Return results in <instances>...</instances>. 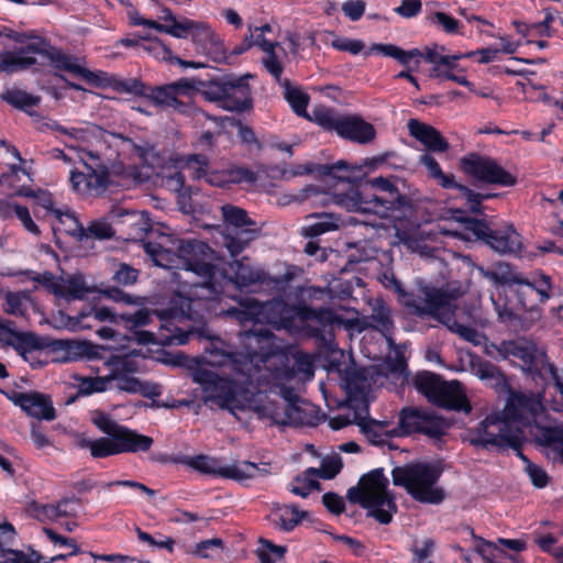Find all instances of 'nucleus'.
I'll return each mask as SVG.
<instances>
[{
    "label": "nucleus",
    "instance_id": "1",
    "mask_svg": "<svg viewBox=\"0 0 563 563\" xmlns=\"http://www.w3.org/2000/svg\"><path fill=\"white\" fill-rule=\"evenodd\" d=\"M167 246L164 243L144 244L145 253L155 265L166 269H179L174 274L178 284L166 309L151 311L140 309L135 313L120 314L130 329L146 325L157 314L159 342L163 345H184L197 334L194 323L200 322L205 312L210 310V302L224 294V286L217 267L211 264V247L198 240H174Z\"/></svg>",
    "mask_w": 563,
    "mask_h": 563
},
{
    "label": "nucleus",
    "instance_id": "2",
    "mask_svg": "<svg viewBox=\"0 0 563 563\" xmlns=\"http://www.w3.org/2000/svg\"><path fill=\"white\" fill-rule=\"evenodd\" d=\"M284 310L280 300L258 301L252 297L241 298L238 307L229 308L225 314L242 324L252 323L250 330L240 333L243 352H225L212 344L200 357L199 364L211 367H228L241 380L251 385H262L268 378V368L262 364L272 363L269 357L271 330L263 324L277 323Z\"/></svg>",
    "mask_w": 563,
    "mask_h": 563
},
{
    "label": "nucleus",
    "instance_id": "3",
    "mask_svg": "<svg viewBox=\"0 0 563 563\" xmlns=\"http://www.w3.org/2000/svg\"><path fill=\"white\" fill-rule=\"evenodd\" d=\"M544 411L540 394L511 393L501 412L487 416L470 432V443L478 452L526 457L523 452L530 442L519 423L531 429L540 422Z\"/></svg>",
    "mask_w": 563,
    "mask_h": 563
},
{
    "label": "nucleus",
    "instance_id": "4",
    "mask_svg": "<svg viewBox=\"0 0 563 563\" xmlns=\"http://www.w3.org/2000/svg\"><path fill=\"white\" fill-rule=\"evenodd\" d=\"M443 460L434 463L415 460L391 470L393 484L404 488L417 503L441 505L448 498V492L439 481L444 472Z\"/></svg>",
    "mask_w": 563,
    "mask_h": 563
},
{
    "label": "nucleus",
    "instance_id": "5",
    "mask_svg": "<svg viewBox=\"0 0 563 563\" xmlns=\"http://www.w3.org/2000/svg\"><path fill=\"white\" fill-rule=\"evenodd\" d=\"M90 420L101 432L109 435L97 440L82 438L78 441V446L89 450L93 457L146 452L153 444L151 437L119 424L102 410L91 411Z\"/></svg>",
    "mask_w": 563,
    "mask_h": 563
},
{
    "label": "nucleus",
    "instance_id": "6",
    "mask_svg": "<svg viewBox=\"0 0 563 563\" xmlns=\"http://www.w3.org/2000/svg\"><path fill=\"white\" fill-rule=\"evenodd\" d=\"M346 498L366 509L367 516L380 525L390 523L398 511L396 496L389 490V481L382 467L362 475L357 485L347 489Z\"/></svg>",
    "mask_w": 563,
    "mask_h": 563
},
{
    "label": "nucleus",
    "instance_id": "7",
    "mask_svg": "<svg viewBox=\"0 0 563 563\" xmlns=\"http://www.w3.org/2000/svg\"><path fill=\"white\" fill-rule=\"evenodd\" d=\"M191 376L192 380L201 386L203 401L217 405L221 409L232 410L239 407V396L243 391L254 393L263 389V384L255 386L243 383L241 375L233 374L234 377L230 379L203 367L192 371Z\"/></svg>",
    "mask_w": 563,
    "mask_h": 563
},
{
    "label": "nucleus",
    "instance_id": "8",
    "mask_svg": "<svg viewBox=\"0 0 563 563\" xmlns=\"http://www.w3.org/2000/svg\"><path fill=\"white\" fill-rule=\"evenodd\" d=\"M159 462H169L176 466H181L186 471H196L202 475L212 478L232 479L238 483H244L271 473V463L262 462L260 464L251 460H230V463H223L224 460H158Z\"/></svg>",
    "mask_w": 563,
    "mask_h": 563
},
{
    "label": "nucleus",
    "instance_id": "9",
    "mask_svg": "<svg viewBox=\"0 0 563 563\" xmlns=\"http://www.w3.org/2000/svg\"><path fill=\"white\" fill-rule=\"evenodd\" d=\"M199 79L180 78L174 82L161 86H148L145 99L161 109H173L179 114L191 118L192 121L205 128L210 114L194 103L184 102L180 96L191 97L198 92Z\"/></svg>",
    "mask_w": 563,
    "mask_h": 563
},
{
    "label": "nucleus",
    "instance_id": "10",
    "mask_svg": "<svg viewBox=\"0 0 563 563\" xmlns=\"http://www.w3.org/2000/svg\"><path fill=\"white\" fill-rule=\"evenodd\" d=\"M223 76L211 80L199 79L198 92L208 101L217 102L228 111L244 112L252 108V91L247 78Z\"/></svg>",
    "mask_w": 563,
    "mask_h": 563
},
{
    "label": "nucleus",
    "instance_id": "11",
    "mask_svg": "<svg viewBox=\"0 0 563 563\" xmlns=\"http://www.w3.org/2000/svg\"><path fill=\"white\" fill-rule=\"evenodd\" d=\"M413 385L431 404L450 410L471 412L472 407L457 380L445 382L431 372L418 373Z\"/></svg>",
    "mask_w": 563,
    "mask_h": 563
},
{
    "label": "nucleus",
    "instance_id": "12",
    "mask_svg": "<svg viewBox=\"0 0 563 563\" xmlns=\"http://www.w3.org/2000/svg\"><path fill=\"white\" fill-rule=\"evenodd\" d=\"M310 119L328 131H334L343 139L367 144L376 136L373 124L356 114H340L334 109L317 107L312 110Z\"/></svg>",
    "mask_w": 563,
    "mask_h": 563
},
{
    "label": "nucleus",
    "instance_id": "13",
    "mask_svg": "<svg viewBox=\"0 0 563 563\" xmlns=\"http://www.w3.org/2000/svg\"><path fill=\"white\" fill-rule=\"evenodd\" d=\"M501 358H517L521 362V368L532 376L544 377L549 375L559 382L556 368L548 360L545 350L526 338L506 340L496 345Z\"/></svg>",
    "mask_w": 563,
    "mask_h": 563
},
{
    "label": "nucleus",
    "instance_id": "14",
    "mask_svg": "<svg viewBox=\"0 0 563 563\" xmlns=\"http://www.w3.org/2000/svg\"><path fill=\"white\" fill-rule=\"evenodd\" d=\"M450 426L448 420L428 409L407 407L399 416V428L402 433H422L438 449L445 444Z\"/></svg>",
    "mask_w": 563,
    "mask_h": 563
},
{
    "label": "nucleus",
    "instance_id": "15",
    "mask_svg": "<svg viewBox=\"0 0 563 563\" xmlns=\"http://www.w3.org/2000/svg\"><path fill=\"white\" fill-rule=\"evenodd\" d=\"M466 229L500 255H519L523 244L512 224L492 229L478 219L466 220Z\"/></svg>",
    "mask_w": 563,
    "mask_h": 563
},
{
    "label": "nucleus",
    "instance_id": "16",
    "mask_svg": "<svg viewBox=\"0 0 563 563\" xmlns=\"http://www.w3.org/2000/svg\"><path fill=\"white\" fill-rule=\"evenodd\" d=\"M283 402L267 408L272 420L284 426H317L320 421L316 407L299 398L290 389L283 390Z\"/></svg>",
    "mask_w": 563,
    "mask_h": 563
},
{
    "label": "nucleus",
    "instance_id": "17",
    "mask_svg": "<svg viewBox=\"0 0 563 563\" xmlns=\"http://www.w3.org/2000/svg\"><path fill=\"white\" fill-rule=\"evenodd\" d=\"M346 406V413H340L330 418L329 426L331 429L340 430L349 424L356 423L362 427L371 444L380 448L386 445L390 451L396 449L388 440L387 435L378 434L366 427L365 421L368 418V401L363 394L350 396Z\"/></svg>",
    "mask_w": 563,
    "mask_h": 563
},
{
    "label": "nucleus",
    "instance_id": "18",
    "mask_svg": "<svg viewBox=\"0 0 563 563\" xmlns=\"http://www.w3.org/2000/svg\"><path fill=\"white\" fill-rule=\"evenodd\" d=\"M461 170L488 184L510 187L516 184V177L504 169L496 161L477 154H468L460 159Z\"/></svg>",
    "mask_w": 563,
    "mask_h": 563
},
{
    "label": "nucleus",
    "instance_id": "19",
    "mask_svg": "<svg viewBox=\"0 0 563 563\" xmlns=\"http://www.w3.org/2000/svg\"><path fill=\"white\" fill-rule=\"evenodd\" d=\"M95 164H88L82 155L78 153V157L84 164L85 170L78 172L73 169L70 172V183L73 189L81 194H101L103 192L110 181V174L106 166L99 164V157L91 153H85Z\"/></svg>",
    "mask_w": 563,
    "mask_h": 563
},
{
    "label": "nucleus",
    "instance_id": "20",
    "mask_svg": "<svg viewBox=\"0 0 563 563\" xmlns=\"http://www.w3.org/2000/svg\"><path fill=\"white\" fill-rule=\"evenodd\" d=\"M404 305L408 311L418 317L431 316L439 321L442 311L454 301V297L442 289L424 288L423 298L404 294Z\"/></svg>",
    "mask_w": 563,
    "mask_h": 563
},
{
    "label": "nucleus",
    "instance_id": "21",
    "mask_svg": "<svg viewBox=\"0 0 563 563\" xmlns=\"http://www.w3.org/2000/svg\"><path fill=\"white\" fill-rule=\"evenodd\" d=\"M3 394L32 418L46 421H52L56 418L53 401L47 395L37 391L19 393L14 390L10 393L3 391Z\"/></svg>",
    "mask_w": 563,
    "mask_h": 563
},
{
    "label": "nucleus",
    "instance_id": "22",
    "mask_svg": "<svg viewBox=\"0 0 563 563\" xmlns=\"http://www.w3.org/2000/svg\"><path fill=\"white\" fill-rule=\"evenodd\" d=\"M332 199L350 212L377 214L375 191L365 181L351 186L346 192L335 194Z\"/></svg>",
    "mask_w": 563,
    "mask_h": 563
},
{
    "label": "nucleus",
    "instance_id": "23",
    "mask_svg": "<svg viewBox=\"0 0 563 563\" xmlns=\"http://www.w3.org/2000/svg\"><path fill=\"white\" fill-rule=\"evenodd\" d=\"M273 333L271 332V349L269 357L271 362L262 364V367L268 368L269 376L266 380H263V388L275 380L290 379L296 373L302 374L307 378L313 376V364L307 354H297L295 357V365L290 369L277 367V363L283 361V357L273 353Z\"/></svg>",
    "mask_w": 563,
    "mask_h": 563
},
{
    "label": "nucleus",
    "instance_id": "24",
    "mask_svg": "<svg viewBox=\"0 0 563 563\" xmlns=\"http://www.w3.org/2000/svg\"><path fill=\"white\" fill-rule=\"evenodd\" d=\"M109 219L113 223L126 227V235L131 240H142L152 230L151 219L145 211L136 212L114 207L109 212Z\"/></svg>",
    "mask_w": 563,
    "mask_h": 563
},
{
    "label": "nucleus",
    "instance_id": "25",
    "mask_svg": "<svg viewBox=\"0 0 563 563\" xmlns=\"http://www.w3.org/2000/svg\"><path fill=\"white\" fill-rule=\"evenodd\" d=\"M558 387L563 395V383H558ZM530 433L537 445L563 457V423L543 426L539 422L531 427Z\"/></svg>",
    "mask_w": 563,
    "mask_h": 563
},
{
    "label": "nucleus",
    "instance_id": "26",
    "mask_svg": "<svg viewBox=\"0 0 563 563\" xmlns=\"http://www.w3.org/2000/svg\"><path fill=\"white\" fill-rule=\"evenodd\" d=\"M407 128L410 135L423 144L430 152L444 153L450 148V144L445 137L430 124L420 122L417 119H410L407 123Z\"/></svg>",
    "mask_w": 563,
    "mask_h": 563
},
{
    "label": "nucleus",
    "instance_id": "27",
    "mask_svg": "<svg viewBox=\"0 0 563 563\" xmlns=\"http://www.w3.org/2000/svg\"><path fill=\"white\" fill-rule=\"evenodd\" d=\"M153 29L169 34L177 38H185L191 32L195 42L210 41L212 38V31L205 24H199L189 19L176 21L173 24L152 23Z\"/></svg>",
    "mask_w": 563,
    "mask_h": 563
},
{
    "label": "nucleus",
    "instance_id": "28",
    "mask_svg": "<svg viewBox=\"0 0 563 563\" xmlns=\"http://www.w3.org/2000/svg\"><path fill=\"white\" fill-rule=\"evenodd\" d=\"M371 329L378 331L387 341L389 346L395 344L393 339L395 322L393 309L382 299H376L371 305L368 314Z\"/></svg>",
    "mask_w": 563,
    "mask_h": 563
},
{
    "label": "nucleus",
    "instance_id": "29",
    "mask_svg": "<svg viewBox=\"0 0 563 563\" xmlns=\"http://www.w3.org/2000/svg\"><path fill=\"white\" fill-rule=\"evenodd\" d=\"M377 214L386 217L389 211H399L404 216L410 214L415 210V202L406 195H401L396 186L390 189L376 194Z\"/></svg>",
    "mask_w": 563,
    "mask_h": 563
},
{
    "label": "nucleus",
    "instance_id": "30",
    "mask_svg": "<svg viewBox=\"0 0 563 563\" xmlns=\"http://www.w3.org/2000/svg\"><path fill=\"white\" fill-rule=\"evenodd\" d=\"M12 321H1L0 320V342L12 346L21 355L25 357V352L29 350L38 349V340L37 336L31 332H19L13 328Z\"/></svg>",
    "mask_w": 563,
    "mask_h": 563
},
{
    "label": "nucleus",
    "instance_id": "31",
    "mask_svg": "<svg viewBox=\"0 0 563 563\" xmlns=\"http://www.w3.org/2000/svg\"><path fill=\"white\" fill-rule=\"evenodd\" d=\"M54 68L68 71L75 76L81 77L84 80L90 84H95L98 80V76L91 70L82 67L78 63V58L64 54L60 49L49 46V49L45 56Z\"/></svg>",
    "mask_w": 563,
    "mask_h": 563
},
{
    "label": "nucleus",
    "instance_id": "32",
    "mask_svg": "<svg viewBox=\"0 0 563 563\" xmlns=\"http://www.w3.org/2000/svg\"><path fill=\"white\" fill-rule=\"evenodd\" d=\"M455 309L456 306L451 301L450 306L440 313L439 321L463 340L473 343L474 345H481L485 336L477 329L457 322L454 318Z\"/></svg>",
    "mask_w": 563,
    "mask_h": 563
},
{
    "label": "nucleus",
    "instance_id": "33",
    "mask_svg": "<svg viewBox=\"0 0 563 563\" xmlns=\"http://www.w3.org/2000/svg\"><path fill=\"white\" fill-rule=\"evenodd\" d=\"M97 289L87 284L81 274L69 276L59 285L55 292L66 300H81L88 294L95 292Z\"/></svg>",
    "mask_w": 563,
    "mask_h": 563
},
{
    "label": "nucleus",
    "instance_id": "34",
    "mask_svg": "<svg viewBox=\"0 0 563 563\" xmlns=\"http://www.w3.org/2000/svg\"><path fill=\"white\" fill-rule=\"evenodd\" d=\"M234 272L233 277L225 280V284H234L239 288H245L253 284H262L266 280L265 272L261 269H254L253 267L235 261L232 265Z\"/></svg>",
    "mask_w": 563,
    "mask_h": 563
},
{
    "label": "nucleus",
    "instance_id": "35",
    "mask_svg": "<svg viewBox=\"0 0 563 563\" xmlns=\"http://www.w3.org/2000/svg\"><path fill=\"white\" fill-rule=\"evenodd\" d=\"M294 316L301 322H314L321 327L333 325L334 312L329 308L314 309L306 303L292 307Z\"/></svg>",
    "mask_w": 563,
    "mask_h": 563
},
{
    "label": "nucleus",
    "instance_id": "36",
    "mask_svg": "<svg viewBox=\"0 0 563 563\" xmlns=\"http://www.w3.org/2000/svg\"><path fill=\"white\" fill-rule=\"evenodd\" d=\"M54 214L57 219V222L53 224V230L55 233H65L74 238L76 241H82L85 239V228L74 213L54 210Z\"/></svg>",
    "mask_w": 563,
    "mask_h": 563
},
{
    "label": "nucleus",
    "instance_id": "37",
    "mask_svg": "<svg viewBox=\"0 0 563 563\" xmlns=\"http://www.w3.org/2000/svg\"><path fill=\"white\" fill-rule=\"evenodd\" d=\"M274 522L280 530L290 532L309 517V512L300 510L296 505H285L274 514Z\"/></svg>",
    "mask_w": 563,
    "mask_h": 563
},
{
    "label": "nucleus",
    "instance_id": "38",
    "mask_svg": "<svg viewBox=\"0 0 563 563\" xmlns=\"http://www.w3.org/2000/svg\"><path fill=\"white\" fill-rule=\"evenodd\" d=\"M256 230L247 227H242L228 232L224 235V246L230 252L231 256L239 255L246 245L256 238Z\"/></svg>",
    "mask_w": 563,
    "mask_h": 563
},
{
    "label": "nucleus",
    "instance_id": "39",
    "mask_svg": "<svg viewBox=\"0 0 563 563\" xmlns=\"http://www.w3.org/2000/svg\"><path fill=\"white\" fill-rule=\"evenodd\" d=\"M308 219H316L314 222L303 227V234L308 238H314L323 233L336 230L340 219L333 213H312Z\"/></svg>",
    "mask_w": 563,
    "mask_h": 563
},
{
    "label": "nucleus",
    "instance_id": "40",
    "mask_svg": "<svg viewBox=\"0 0 563 563\" xmlns=\"http://www.w3.org/2000/svg\"><path fill=\"white\" fill-rule=\"evenodd\" d=\"M216 123L220 129H225L227 126H232L238 129V133L243 143L247 145L255 144L258 147L261 146L257 137L252 128L247 125H243L242 122L234 117H213L210 114V119L207 122Z\"/></svg>",
    "mask_w": 563,
    "mask_h": 563
},
{
    "label": "nucleus",
    "instance_id": "41",
    "mask_svg": "<svg viewBox=\"0 0 563 563\" xmlns=\"http://www.w3.org/2000/svg\"><path fill=\"white\" fill-rule=\"evenodd\" d=\"M419 163L422 164L429 173V176L434 179L442 188H457L459 183L455 181V178L452 174H444L437 162V159L430 154H422L419 157Z\"/></svg>",
    "mask_w": 563,
    "mask_h": 563
},
{
    "label": "nucleus",
    "instance_id": "42",
    "mask_svg": "<svg viewBox=\"0 0 563 563\" xmlns=\"http://www.w3.org/2000/svg\"><path fill=\"white\" fill-rule=\"evenodd\" d=\"M473 540V550L482 556L485 563H497L498 559L505 556L503 549L498 548L494 542L487 541L475 534L472 528H467Z\"/></svg>",
    "mask_w": 563,
    "mask_h": 563
},
{
    "label": "nucleus",
    "instance_id": "43",
    "mask_svg": "<svg viewBox=\"0 0 563 563\" xmlns=\"http://www.w3.org/2000/svg\"><path fill=\"white\" fill-rule=\"evenodd\" d=\"M288 549L285 545L275 544L273 541L260 538L255 554L261 563H277L284 559Z\"/></svg>",
    "mask_w": 563,
    "mask_h": 563
},
{
    "label": "nucleus",
    "instance_id": "44",
    "mask_svg": "<svg viewBox=\"0 0 563 563\" xmlns=\"http://www.w3.org/2000/svg\"><path fill=\"white\" fill-rule=\"evenodd\" d=\"M284 97L290 104L294 112L300 117H308L307 107L309 103V96L302 92L299 88L292 87L288 80L283 82Z\"/></svg>",
    "mask_w": 563,
    "mask_h": 563
},
{
    "label": "nucleus",
    "instance_id": "45",
    "mask_svg": "<svg viewBox=\"0 0 563 563\" xmlns=\"http://www.w3.org/2000/svg\"><path fill=\"white\" fill-rule=\"evenodd\" d=\"M321 485L316 479L314 475H308L307 470L297 474L292 482L288 485V490L296 496L307 498L312 490H320Z\"/></svg>",
    "mask_w": 563,
    "mask_h": 563
},
{
    "label": "nucleus",
    "instance_id": "46",
    "mask_svg": "<svg viewBox=\"0 0 563 563\" xmlns=\"http://www.w3.org/2000/svg\"><path fill=\"white\" fill-rule=\"evenodd\" d=\"M222 217L224 219V222L228 224L227 230L229 231L231 228V231L235 229H240L242 227H250L254 224V221H252L247 212L239 207L225 205L221 208Z\"/></svg>",
    "mask_w": 563,
    "mask_h": 563
},
{
    "label": "nucleus",
    "instance_id": "47",
    "mask_svg": "<svg viewBox=\"0 0 563 563\" xmlns=\"http://www.w3.org/2000/svg\"><path fill=\"white\" fill-rule=\"evenodd\" d=\"M361 172V167L350 166L345 161H338L334 164H323L318 166V173L323 176H333L342 181H352L353 172Z\"/></svg>",
    "mask_w": 563,
    "mask_h": 563
},
{
    "label": "nucleus",
    "instance_id": "48",
    "mask_svg": "<svg viewBox=\"0 0 563 563\" xmlns=\"http://www.w3.org/2000/svg\"><path fill=\"white\" fill-rule=\"evenodd\" d=\"M1 99L11 104L12 107L27 111L40 103V97L32 96L23 90L11 89L1 95Z\"/></svg>",
    "mask_w": 563,
    "mask_h": 563
},
{
    "label": "nucleus",
    "instance_id": "49",
    "mask_svg": "<svg viewBox=\"0 0 563 563\" xmlns=\"http://www.w3.org/2000/svg\"><path fill=\"white\" fill-rule=\"evenodd\" d=\"M25 512L27 516L43 523L56 520L54 504H42L36 500H31L25 505Z\"/></svg>",
    "mask_w": 563,
    "mask_h": 563
},
{
    "label": "nucleus",
    "instance_id": "50",
    "mask_svg": "<svg viewBox=\"0 0 563 563\" xmlns=\"http://www.w3.org/2000/svg\"><path fill=\"white\" fill-rule=\"evenodd\" d=\"M343 468V460H321L319 467H308L307 474L314 475L318 478L329 481L333 479Z\"/></svg>",
    "mask_w": 563,
    "mask_h": 563
},
{
    "label": "nucleus",
    "instance_id": "51",
    "mask_svg": "<svg viewBox=\"0 0 563 563\" xmlns=\"http://www.w3.org/2000/svg\"><path fill=\"white\" fill-rule=\"evenodd\" d=\"M517 284L526 285L536 290L540 296V301L545 302L551 297V277L544 274H540L538 278L534 280H529L527 278H517L515 280Z\"/></svg>",
    "mask_w": 563,
    "mask_h": 563
},
{
    "label": "nucleus",
    "instance_id": "52",
    "mask_svg": "<svg viewBox=\"0 0 563 563\" xmlns=\"http://www.w3.org/2000/svg\"><path fill=\"white\" fill-rule=\"evenodd\" d=\"M0 205L5 206L9 209H12L15 213L16 218L22 223L23 228L31 234L38 236L41 234L40 228L33 221L29 209L25 206L21 205H10L4 200H0Z\"/></svg>",
    "mask_w": 563,
    "mask_h": 563
},
{
    "label": "nucleus",
    "instance_id": "53",
    "mask_svg": "<svg viewBox=\"0 0 563 563\" xmlns=\"http://www.w3.org/2000/svg\"><path fill=\"white\" fill-rule=\"evenodd\" d=\"M109 217L107 219H98L93 220L89 223L87 228H85L86 236L93 238L98 240H107L111 239L114 235V230L112 229L111 223L109 222Z\"/></svg>",
    "mask_w": 563,
    "mask_h": 563
},
{
    "label": "nucleus",
    "instance_id": "54",
    "mask_svg": "<svg viewBox=\"0 0 563 563\" xmlns=\"http://www.w3.org/2000/svg\"><path fill=\"white\" fill-rule=\"evenodd\" d=\"M111 383L110 377H84L80 378L78 383V393L77 395L86 396L92 393L104 391L108 388V385Z\"/></svg>",
    "mask_w": 563,
    "mask_h": 563
},
{
    "label": "nucleus",
    "instance_id": "55",
    "mask_svg": "<svg viewBox=\"0 0 563 563\" xmlns=\"http://www.w3.org/2000/svg\"><path fill=\"white\" fill-rule=\"evenodd\" d=\"M456 189L459 190L461 197L466 200V205L470 211L473 213H482V201L495 197V195L490 194L475 192L462 184H459Z\"/></svg>",
    "mask_w": 563,
    "mask_h": 563
},
{
    "label": "nucleus",
    "instance_id": "56",
    "mask_svg": "<svg viewBox=\"0 0 563 563\" xmlns=\"http://www.w3.org/2000/svg\"><path fill=\"white\" fill-rule=\"evenodd\" d=\"M113 88L118 92H125L145 98L148 86H146L141 79L129 78L115 80L113 82Z\"/></svg>",
    "mask_w": 563,
    "mask_h": 563
},
{
    "label": "nucleus",
    "instance_id": "57",
    "mask_svg": "<svg viewBox=\"0 0 563 563\" xmlns=\"http://www.w3.org/2000/svg\"><path fill=\"white\" fill-rule=\"evenodd\" d=\"M264 53L265 57L263 58V65L266 68V70L276 79L280 80V76L283 74L284 67L282 63L279 62L276 53H275V46L277 44H264Z\"/></svg>",
    "mask_w": 563,
    "mask_h": 563
},
{
    "label": "nucleus",
    "instance_id": "58",
    "mask_svg": "<svg viewBox=\"0 0 563 563\" xmlns=\"http://www.w3.org/2000/svg\"><path fill=\"white\" fill-rule=\"evenodd\" d=\"M525 462V472L529 476L532 485L536 488H544L550 481V477L545 470L538 464L533 463L532 460H522Z\"/></svg>",
    "mask_w": 563,
    "mask_h": 563
},
{
    "label": "nucleus",
    "instance_id": "59",
    "mask_svg": "<svg viewBox=\"0 0 563 563\" xmlns=\"http://www.w3.org/2000/svg\"><path fill=\"white\" fill-rule=\"evenodd\" d=\"M209 167V159L206 155L202 154H194L187 158L185 169L190 173V175L200 179L207 177Z\"/></svg>",
    "mask_w": 563,
    "mask_h": 563
},
{
    "label": "nucleus",
    "instance_id": "60",
    "mask_svg": "<svg viewBox=\"0 0 563 563\" xmlns=\"http://www.w3.org/2000/svg\"><path fill=\"white\" fill-rule=\"evenodd\" d=\"M20 52L22 54H38L46 56L51 44L40 36H30L25 34L24 43H20Z\"/></svg>",
    "mask_w": 563,
    "mask_h": 563
},
{
    "label": "nucleus",
    "instance_id": "61",
    "mask_svg": "<svg viewBox=\"0 0 563 563\" xmlns=\"http://www.w3.org/2000/svg\"><path fill=\"white\" fill-rule=\"evenodd\" d=\"M139 271L132 266L121 263L117 266L112 274V280L119 286H130L136 283Z\"/></svg>",
    "mask_w": 563,
    "mask_h": 563
},
{
    "label": "nucleus",
    "instance_id": "62",
    "mask_svg": "<svg viewBox=\"0 0 563 563\" xmlns=\"http://www.w3.org/2000/svg\"><path fill=\"white\" fill-rule=\"evenodd\" d=\"M108 299H111L115 302H122L128 306H141L143 305V298L139 296H132L128 292H124L118 287H109L104 290L100 291Z\"/></svg>",
    "mask_w": 563,
    "mask_h": 563
},
{
    "label": "nucleus",
    "instance_id": "63",
    "mask_svg": "<svg viewBox=\"0 0 563 563\" xmlns=\"http://www.w3.org/2000/svg\"><path fill=\"white\" fill-rule=\"evenodd\" d=\"M331 46L338 51L357 55L364 49L365 44L361 40H352L344 36L334 35L333 40L331 41Z\"/></svg>",
    "mask_w": 563,
    "mask_h": 563
},
{
    "label": "nucleus",
    "instance_id": "64",
    "mask_svg": "<svg viewBox=\"0 0 563 563\" xmlns=\"http://www.w3.org/2000/svg\"><path fill=\"white\" fill-rule=\"evenodd\" d=\"M223 548L224 543L222 539L212 538L197 543L194 550V554L199 558L208 559L213 555L214 551L223 550Z\"/></svg>",
    "mask_w": 563,
    "mask_h": 563
}]
</instances>
